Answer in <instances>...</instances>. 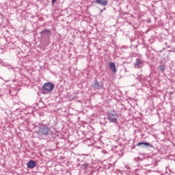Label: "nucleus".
<instances>
[{
  "label": "nucleus",
  "mask_w": 175,
  "mask_h": 175,
  "mask_svg": "<svg viewBox=\"0 0 175 175\" xmlns=\"http://www.w3.org/2000/svg\"><path fill=\"white\" fill-rule=\"evenodd\" d=\"M49 132H50V128H49L46 125L42 124L39 127L38 135H42L43 136H47L49 135Z\"/></svg>",
  "instance_id": "1"
},
{
  "label": "nucleus",
  "mask_w": 175,
  "mask_h": 175,
  "mask_svg": "<svg viewBox=\"0 0 175 175\" xmlns=\"http://www.w3.org/2000/svg\"><path fill=\"white\" fill-rule=\"evenodd\" d=\"M108 120L110 122H117V118H118V115L115 111H110L107 115Z\"/></svg>",
  "instance_id": "2"
},
{
  "label": "nucleus",
  "mask_w": 175,
  "mask_h": 175,
  "mask_svg": "<svg viewBox=\"0 0 175 175\" xmlns=\"http://www.w3.org/2000/svg\"><path fill=\"white\" fill-rule=\"evenodd\" d=\"M54 85L51 82L45 83L43 86L42 89L44 91H46V92H51L54 90Z\"/></svg>",
  "instance_id": "3"
},
{
  "label": "nucleus",
  "mask_w": 175,
  "mask_h": 175,
  "mask_svg": "<svg viewBox=\"0 0 175 175\" xmlns=\"http://www.w3.org/2000/svg\"><path fill=\"white\" fill-rule=\"evenodd\" d=\"M94 90H102V87H103V83L98 82L97 80H95L94 83L92 85Z\"/></svg>",
  "instance_id": "4"
},
{
  "label": "nucleus",
  "mask_w": 175,
  "mask_h": 175,
  "mask_svg": "<svg viewBox=\"0 0 175 175\" xmlns=\"http://www.w3.org/2000/svg\"><path fill=\"white\" fill-rule=\"evenodd\" d=\"M144 64L143 60L137 59L136 62L135 63V68L136 69H140L141 68H143Z\"/></svg>",
  "instance_id": "5"
},
{
  "label": "nucleus",
  "mask_w": 175,
  "mask_h": 175,
  "mask_svg": "<svg viewBox=\"0 0 175 175\" xmlns=\"http://www.w3.org/2000/svg\"><path fill=\"white\" fill-rule=\"evenodd\" d=\"M95 2L101 6H107L109 4V0H95Z\"/></svg>",
  "instance_id": "6"
},
{
  "label": "nucleus",
  "mask_w": 175,
  "mask_h": 175,
  "mask_svg": "<svg viewBox=\"0 0 175 175\" xmlns=\"http://www.w3.org/2000/svg\"><path fill=\"white\" fill-rule=\"evenodd\" d=\"M27 167L29 168V169H33V167H36V162H35V161H29L27 163Z\"/></svg>",
  "instance_id": "7"
},
{
  "label": "nucleus",
  "mask_w": 175,
  "mask_h": 175,
  "mask_svg": "<svg viewBox=\"0 0 175 175\" xmlns=\"http://www.w3.org/2000/svg\"><path fill=\"white\" fill-rule=\"evenodd\" d=\"M109 68L113 72V73H116L117 72V69L116 68V64L114 62H110L109 64Z\"/></svg>",
  "instance_id": "8"
},
{
  "label": "nucleus",
  "mask_w": 175,
  "mask_h": 175,
  "mask_svg": "<svg viewBox=\"0 0 175 175\" xmlns=\"http://www.w3.org/2000/svg\"><path fill=\"white\" fill-rule=\"evenodd\" d=\"M138 146H150V143L148 142H139L137 144Z\"/></svg>",
  "instance_id": "9"
},
{
  "label": "nucleus",
  "mask_w": 175,
  "mask_h": 175,
  "mask_svg": "<svg viewBox=\"0 0 175 175\" xmlns=\"http://www.w3.org/2000/svg\"><path fill=\"white\" fill-rule=\"evenodd\" d=\"M89 166H90V164L85 163H84V164H82V165H81V167L82 169H87L88 167H89Z\"/></svg>",
  "instance_id": "10"
},
{
  "label": "nucleus",
  "mask_w": 175,
  "mask_h": 175,
  "mask_svg": "<svg viewBox=\"0 0 175 175\" xmlns=\"http://www.w3.org/2000/svg\"><path fill=\"white\" fill-rule=\"evenodd\" d=\"M165 66H163V65L160 66L159 67V70L161 72H165Z\"/></svg>",
  "instance_id": "11"
},
{
  "label": "nucleus",
  "mask_w": 175,
  "mask_h": 175,
  "mask_svg": "<svg viewBox=\"0 0 175 175\" xmlns=\"http://www.w3.org/2000/svg\"><path fill=\"white\" fill-rule=\"evenodd\" d=\"M50 32H51L50 30L45 29V30L41 31L40 34L43 35V33H50Z\"/></svg>",
  "instance_id": "12"
},
{
  "label": "nucleus",
  "mask_w": 175,
  "mask_h": 175,
  "mask_svg": "<svg viewBox=\"0 0 175 175\" xmlns=\"http://www.w3.org/2000/svg\"><path fill=\"white\" fill-rule=\"evenodd\" d=\"M52 3H55V2H57V0H51Z\"/></svg>",
  "instance_id": "13"
},
{
  "label": "nucleus",
  "mask_w": 175,
  "mask_h": 175,
  "mask_svg": "<svg viewBox=\"0 0 175 175\" xmlns=\"http://www.w3.org/2000/svg\"><path fill=\"white\" fill-rule=\"evenodd\" d=\"M100 13H103V10H100Z\"/></svg>",
  "instance_id": "14"
},
{
  "label": "nucleus",
  "mask_w": 175,
  "mask_h": 175,
  "mask_svg": "<svg viewBox=\"0 0 175 175\" xmlns=\"http://www.w3.org/2000/svg\"><path fill=\"white\" fill-rule=\"evenodd\" d=\"M103 10H106V8H104Z\"/></svg>",
  "instance_id": "15"
}]
</instances>
